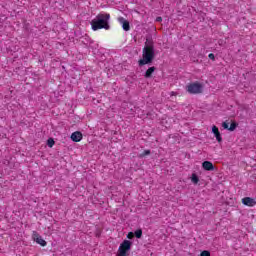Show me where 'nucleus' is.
<instances>
[{"label":"nucleus","instance_id":"obj_1","mask_svg":"<svg viewBox=\"0 0 256 256\" xmlns=\"http://www.w3.org/2000/svg\"><path fill=\"white\" fill-rule=\"evenodd\" d=\"M109 19H111V15L107 13H100L98 14L92 21L91 27L93 31H99V29H105L109 31Z\"/></svg>","mask_w":256,"mask_h":256},{"label":"nucleus","instance_id":"obj_2","mask_svg":"<svg viewBox=\"0 0 256 256\" xmlns=\"http://www.w3.org/2000/svg\"><path fill=\"white\" fill-rule=\"evenodd\" d=\"M155 58V50L153 47L145 46L143 49L142 59L139 60V65H149Z\"/></svg>","mask_w":256,"mask_h":256},{"label":"nucleus","instance_id":"obj_3","mask_svg":"<svg viewBox=\"0 0 256 256\" xmlns=\"http://www.w3.org/2000/svg\"><path fill=\"white\" fill-rule=\"evenodd\" d=\"M131 245H133L131 241L124 240L118 248L117 256H127L131 251Z\"/></svg>","mask_w":256,"mask_h":256},{"label":"nucleus","instance_id":"obj_4","mask_svg":"<svg viewBox=\"0 0 256 256\" xmlns=\"http://www.w3.org/2000/svg\"><path fill=\"white\" fill-rule=\"evenodd\" d=\"M186 89L191 95H197L199 93H203V84L199 82H193L188 84Z\"/></svg>","mask_w":256,"mask_h":256},{"label":"nucleus","instance_id":"obj_5","mask_svg":"<svg viewBox=\"0 0 256 256\" xmlns=\"http://www.w3.org/2000/svg\"><path fill=\"white\" fill-rule=\"evenodd\" d=\"M212 133L214 137L216 138V141L218 143H222L223 137L221 136V132H219V128L217 126H212Z\"/></svg>","mask_w":256,"mask_h":256},{"label":"nucleus","instance_id":"obj_6","mask_svg":"<svg viewBox=\"0 0 256 256\" xmlns=\"http://www.w3.org/2000/svg\"><path fill=\"white\" fill-rule=\"evenodd\" d=\"M243 205H246V207H255L256 200L251 197H245L242 199Z\"/></svg>","mask_w":256,"mask_h":256},{"label":"nucleus","instance_id":"obj_7","mask_svg":"<svg viewBox=\"0 0 256 256\" xmlns=\"http://www.w3.org/2000/svg\"><path fill=\"white\" fill-rule=\"evenodd\" d=\"M118 22L120 25H122L124 31H129L131 29V27L129 26V21H127L125 18L119 17Z\"/></svg>","mask_w":256,"mask_h":256},{"label":"nucleus","instance_id":"obj_8","mask_svg":"<svg viewBox=\"0 0 256 256\" xmlns=\"http://www.w3.org/2000/svg\"><path fill=\"white\" fill-rule=\"evenodd\" d=\"M71 139L74 141V143H79L83 139V134L79 131L73 132L71 134Z\"/></svg>","mask_w":256,"mask_h":256},{"label":"nucleus","instance_id":"obj_9","mask_svg":"<svg viewBox=\"0 0 256 256\" xmlns=\"http://www.w3.org/2000/svg\"><path fill=\"white\" fill-rule=\"evenodd\" d=\"M202 168L205 171H215V166H213V163L211 161H204L202 163Z\"/></svg>","mask_w":256,"mask_h":256},{"label":"nucleus","instance_id":"obj_10","mask_svg":"<svg viewBox=\"0 0 256 256\" xmlns=\"http://www.w3.org/2000/svg\"><path fill=\"white\" fill-rule=\"evenodd\" d=\"M34 241L38 243V245H41L42 247H45L47 245V242L39 235L34 234Z\"/></svg>","mask_w":256,"mask_h":256},{"label":"nucleus","instance_id":"obj_11","mask_svg":"<svg viewBox=\"0 0 256 256\" xmlns=\"http://www.w3.org/2000/svg\"><path fill=\"white\" fill-rule=\"evenodd\" d=\"M153 73H155V67H150V68L146 71L145 77H146V78H149V77H151V75H153Z\"/></svg>","mask_w":256,"mask_h":256},{"label":"nucleus","instance_id":"obj_12","mask_svg":"<svg viewBox=\"0 0 256 256\" xmlns=\"http://www.w3.org/2000/svg\"><path fill=\"white\" fill-rule=\"evenodd\" d=\"M191 182H192L194 185H197V183H199V176H197V174H192V176H191Z\"/></svg>","mask_w":256,"mask_h":256},{"label":"nucleus","instance_id":"obj_13","mask_svg":"<svg viewBox=\"0 0 256 256\" xmlns=\"http://www.w3.org/2000/svg\"><path fill=\"white\" fill-rule=\"evenodd\" d=\"M134 235L137 239H141V237L143 235V230H141V229L136 230Z\"/></svg>","mask_w":256,"mask_h":256},{"label":"nucleus","instance_id":"obj_14","mask_svg":"<svg viewBox=\"0 0 256 256\" xmlns=\"http://www.w3.org/2000/svg\"><path fill=\"white\" fill-rule=\"evenodd\" d=\"M235 129H237V123L232 122L228 128V131H235Z\"/></svg>","mask_w":256,"mask_h":256},{"label":"nucleus","instance_id":"obj_15","mask_svg":"<svg viewBox=\"0 0 256 256\" xmlns=\"http://www.w3.org/2000/svg\"><path fill=\"white\" fill-rule=\"evenodd\" d=\"M47 145L48 147H53L55 145V140H53L52 138H49L47 141Z\"/></svg>","mask_w":256,"mask_h":256},{"label":"nucleus","instance_id":"obj_16","mask_svg":"<svg viewBox=\"0 0 256 256\" xmlns=\"http://www.w3.org/2000/svg\"><path fill=\"white\" fill-rule=\"evenodd\" d=\"M200 256H211V252L204 250L201 252Z\"/></svg>","mask_w":256,"mask_h":256},{"label":"nucleus","instance_id":"obj_17","mask_svg":"<svg viewBox=\"0 0 256 256\" xmlns=\"http://www.w3.org/2000/svg\"><path fill=\"white\" fill-rule=\"evenodd\" d=\"M222 127H223V129H228L229 130V122H223Z\"/></svg>","mask_w":256,"mask_h":256},{"label":"nucleus","instance_id":"obj_18","mask_svg":"<svg viewBox=\"0 0 256 256\" xmlns=\"http://www.w3.org/2000/svg\"><path fill=\"white\" fill-rule=\"evenodd\" d=\"M133 237H135V233L129 232V233L127 234V239H133Z\"/></svg>","mask_w":256,"mask_h":256},{"label":"nucleus","instance_id":"obj_19","mask_svg":"<svg viewBox=\"0 0 256 256\" xmlns=\"http://www.w3.org/2000/svg\"><path fill=\"white\" fill-rule=\"evenodd\" d=\"M145 155H151V151L150 150L144 151V153L141 154V157H145Z\"/></svg>","mask_w":256,"mask_h":256},{"label":"nucleus","instance_id":"obj_20","mask_svg":"<svg viewBox=\"0 0 256 256\" xmlns=\"http://www.w3.org/2000/svg\"><path fill=\"white\" fill-rule=\"evenodd\" d=\"M156 21H157V23H161V21H163V18L157 17V18H156Z\"/></svg>","mask_w":256,"mask_h":256},{"label":"nucleus","instance_id":"obj_21","mask_svg":"<svg viewBox=\"0 0 256 256\" xmlns=\"http://www.w3.org/2000/svg\"><path fill=\"white\" fill-rule=\"evenodd\" d=\"M208 57H209V59H212V60L215 59V55L214 54H209Z\"/></svg>","mask_w":256,"mask_h":256},{"label":"nucleus","instance_id":"obj_22","mask_svg":"<svg viewBox=\"0 0 256 256\" xmlns=\"http://www.w3.org/2000/svg\"><path fill=\"white\" fill-rule=\"evenodd\" d=\"M171 95H175V92H172Z\"/></svg>","mask_w":256,"mask_h":256}]
</instances>
